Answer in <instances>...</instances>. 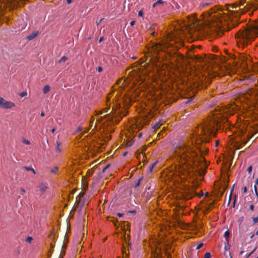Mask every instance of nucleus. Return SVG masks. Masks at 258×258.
Wrapping results in <instances>:
<instances>
[{"instance_id": "nucleus-1", "label": "nucleus", "mask_w": 258, "mask_h": 258, "mask_svg": "<svg viewBox=\"0 0 258 258\" xmlns=\"http://www.w3.org/2000/svg\"><path fill=\"white\" fill-rule=\"evenodd\" d=\"M240 109L238 105L230 104L215 111L199 126L198 132L193 135L191 140L179 142L173 151V156L178 164L175 166V174L184 180L192 177L198 168L196 160L198 159L197 150H201V144L207 143L210 136H215L216 130L227 121L228 115L234 114Z\"/></svg>"}, {"instance_id": "nucleus-2", "label": "nucleus", "mask_w": 258, "mask_h": 258, "mask_svg": "<svg viewBox=\"0 0 258 258\" xmlns=\"http://www.w3.org/2000/svg\"><path fill=\"white\" fill-rule=\"evenodd\" d=\"M230 13L238 15L237 10H231L229 7L222 9L214 8L210 12L203 14L202 21L195 17H187L186 20L178 22L180 33L182 35L189 33L192 36L202 34H211L216 33L218 36H221L224 31L230 30L232 20Z\"/></svg>"}, {"instance_id": "nucleus-3", "label": "nucleus", "mask_w": 258, "mask_h": 258, "mask_svg": "<svg viewBox=\"0 0 258 258\" xmlns=\"http://www.w3.org/2000/svg\"><path fill=\"white\" fill-rule=\"evenodd\" d=\"M133 81L130 86L119 85L120 90H124L123 95L119 91H114L108 95L106 98V107L96 112L97 116L94 128H103V132L110 131V126L117 123L123 116L126 115L128 108L135 98L139 96L140 90L135 86Z\"/></svg>"}, {"instance_id": "nucleus-4", "label": "nucleus", "mask_w": 258, "mask_h": 258, "mask_svg": "<svg viewBox=\"0 0 258 258\" xmlns=\"http://www.w3.org/2000/svg\"><path fill=\"white\" fill-rule=\"evenodd\" d=\"M147 63H142L140 66L134 67L132 69L128 70V78L125 79H120L117 82L118 85H125L130 86L133 81H135V86L140 90V92L143 91L142 85L146 81L147 74L151 70V67H146Z\"/></svg>"}, {"instance_id": "nucleus-5", "label": "nucleus", "mask_w": 258, "mask_h": 258, "mask_svg": "<svg viewBox=\"0 0 258 258\" xmlns=\"http://www.w3.org/2000/svg\"><path fill=\"white\" fill-rule=\"evenodd\" d=\"M182 39L181 35L177 31L173 33H170L167 34L166 40L162 41V43H157L153 45L151 49V55H152L149 58V61L153 60V65L157 66L155 63V60L157 58V55L160 51H165L167 48L172 47L175 42L179 41Z\"/></svg>"}, {"instance_id": "nucleus-6", "label": "nucleus", "mask_w": 258, "mask_h": 258, "mask_svg": "<svg viewBox=\"0 0 258 258\" xmlns=\"http://www.w3.org/2000/svg\"><path fill=\"white\" fill-rule=\"evenodd\" d=\"M258 36V20L251 23L247 28L240 30L236 34L239 46L250 43Z\"/></svg>"}, {"instance_id": "nucleus-7", "label": "nucleus", "mask_w": 258, "mask_h": 258, "mask_svg": "<svg viewBox=\"0 0 258 258\" xmlns=\"http://www.w3.org/2000/svg\"><path fill=\"white\" fill-rule=\"evenodd\" d=\"M258 96V91L256 89H250L245 93H242L240 98L241 101L251 102L256 99Z\"/></svg>"}, {"instance_id": "nucleus-8", "label": "nucleus", "mask_w": 258, "mask_h": 258, "mask_svg": "<svg viewBox=\"0 0 258 258\" xmlns=\"http://www.w3.org/2000/svg\"><path fill=\"white\" fill-rule=\"evenodd\" d=\"M227 7H229L230 9L234 10H237L238 12V15L237 17H236V14H233L232 13H230V16L231 17V20H232L231 23V27L234 28L236 27L237 25V21L238 20L240 16V15L241 14L242 12H240L239 10H240V9H239V10L237 9V5L236 4H233L230 6H227Z\"/></svg>"}, {"instance_id": "nucleus-9", "label": "nucleus", "mask_w": 258, "mask_h": 258, "mask_svg": "<svg viewBox=\"0 0 258 258\" xmlns=\"http://www.w3.org/2000/svg\"><path fill=\"white\" fill-rule=\"evenodd\" d=\"M247 131V124L245 122L237 123L236 125L235 131L233 133L235 134V136L241 137L244 136Z\"/></svg>"}, {"instance_id": "nucleus-10", "label": "nucleus", "mask_w": 258, "mask_h": 258, "mask_svg": "<svg viewBox=\"0 0 258 258\" xmlns=\"http://www.w3.org/2000/svg\"><path fill=\"white\" fill-rule=\"evenodd\" d=\"M160 243L158 240L157 239H151L150 241V246L151 249L152 254L155 256H158L161 248L159 247Z\"/></svg>"}, {"instance_id": "nucleus-11", "label": "nucleus", "mask_w": 258, "mask_h": 258, "mask_svg": "<svg viewBox=\"0 0 258 258\" xmlns=\"http://www.w3.org/2000/svg\"><path fill=\"white\" fill-rule=\"evenodd\" d=\"M15 106V103L9 101L0 97V107L3 109H11Z\"/></svg>"}, {"instance_id": "nucleus-12", "label": "nucleus", "mask_w": 258, "mask_h": 258, "mask_svg": "<svg viewBox=\"0 0 258 258\" xmlns=\"http://www.w3.org/2000/svg\"><path fill=\"white\" fill-rule=\"evenodd\" d=\"M39 188L41 193L43 194L45 192V191L47 189V186L46 185V184L42 183L39 185Z\"/></svg>"}, {"instance_id": "nucleus-13", "label": "nucleus", "mask_w": 258, "mask_h": 258, "mask_svg": "<svg viewBox=\"0 0 258 258\" xmlns=\"http://www.w3.org/2000/svg\"><path fill=\"white\" fill-rule=\"evenodd\" d=\"M38 34V32H34L30 35L27 36V39L29 40H31L37 37Z\"/></svg>"}, {"instance_id": "nucleus-14", "label": "nucleus", "mask_w": 258, "mask_h": 258, "mask_svg": "<svg viewBox=\"0 0 258 258\" xmlns=\"http://www.w3.org/2000/svg\"><path fill=\"white\" fill-rule=\"evenodd\" d=\"M254 189L256 196L258 198V178L255 180V183L254 185Z\"/></svg>"}, {"instance_id": "nucleus-15", "label": "nucleus", "mask_w": 258, "mask_h": 258, "mask_svg": "<svg viewBox=\"0 0 258 258\" xmlns=\"http://www.w3.org/2000/svg\"><path fill=\"white\" fill-rule=\"evenodd\" d=\"M50 90V87L49 85H45L43 89L44 94H46Z\"/></svg>"}, {"instance_id": "nucleus-16", "label": "nucleus", "mask_w": 258, "mask_h": 258, "mask_svg": "<svg viewBox=\"0 0 258 258\" xmlns=\"http://www.w3.org/2000/svg\"><path fill=\"white\" fill-rule=\"evenodd\" d=\"M58 170V167L57 166H55L54 167H53L51 170H50V172L52 174H56V172H57Z\"/></svg>"}, {"instance_id": "nucleus-17", "label": "nucleus", "mask_w": 258, "mask_h": 258, "mask_svg": "<svg viewBox=\"0 0 258 258\" xmlns=\"http://www.w3.org/2000/svg\"><path fill=\"white\" fill-rule=\"evenodd\" d=\"M162 125V123L160 122V121H159L158 122H157L154 126V128L155 130H158V128H159L160 127V126Z\"/></svg>"}, {"instance_id": "nucleus-18", "label": "nucleus", "mask_w": 258, "mask_h": 258, "mask_svg": "<svg viewBox=\"0 0 258 258\" xmlns=\"http://www.w3.org/2000/svg\"><path fill=\"white\" fill-rule=\"evenodd\" d=\"M163 3V2L162 0H158L156 3H155L153 5V7L155 8L158 5L162 4Z\"/></svg>"}, {"instance_id": "nucleus-19", "label": "nucleus", "mask_w": 258, "mask_h": 258, "mask_svg": "<svg viewBox=\"0 0 258 258\" xmlns=\"http://www.w3.org/2000/svg\"><path fill=\"white\" fill-rule=\"evenodd\" d=\"M21 141L23 144H24L25 145H30V142L27 139L23 138L22 139Z\"/></svg>"}, {"instance_id": "nucleus-20", "label": "nucleus", "mask_w": 258, "mask_h": 258, "mask_svg": "<svg viewBox=\"0 0 258 258\" xmlns=\"http://www.w3.org/2000/svg\"><path fill=\"white\" fill-rule=\"evenodd\" d=\"M56 144H57V146L55 148L56 152L59 153L61 152V149L59 147L60 144L58 142H56Z\"/></svg>"}, {"instance_id": "nucleus-21", "label": "nucleus", "mask_w": 258, "mask_h": 258, "mask_svg": "<svg viewBox=\"0 0 258 258\" xmlns=\"http://www.w3.org/2000/svg\"><path fill=\"white\" fill-rule=\"evenodd\" d=\"M68 57L65 56H63V57H62L61 58V59L59 60V63H61L62 62H65L66 61H67L68 60Z\"/></svg>"}, {"instance_id": "nucleus-22", "label": "nucleus", "mask_w": 258, "mask_h": 258, "mask_svg": "<svg viewBox=\"0 0 258 258\" xmlns=\"http://www.w3.org/2000/svg\"><path fill=\"white\" fill-rule=\"evenodd\" d=\"M229 234H230V233H229V231L228 230L226 231L224 234V236L227 238L229 236ZM226 241L227 242H228V239H226Z\"/></svg>"}, {"instance_id": "nucleus-23", "label": "nucleus", "mask_w": 258, "mask_h": 258, "mask_svg": "<svg viewBox=\"0 0 258 258\" xmlns=\"http://www.w3.org/2000/svg\"><path fill=\"white\" fill-rule=\"evenodd\" d=\"M95 118L93 117H92L90 121V126L91 127L94 124V121L95 120Z\"/></svg>"}, {"instance_id": "nucleus-24", "label": "nucleus", "mask_w": 258, "mask_h": 258, "mask_svg": "<svg viewBox=\"0 0 258 258\" xmlns=\"http://www.w3.org/2000/svg\"><path fill=\"white\" fill-rule=\"evenodd\" d=\"M142 180V178H140L138 181L136 183L135 187H137L140 185V182Z\"/></svg>"}, {"instance_id": "nucleus-25", "label": "nucleus", "mask_w": 258, "mask_h": 258, "mask_svg": "<svg viewBox=\"0 0 258 258\" xmlns=\"http://www.w3.org/2000/svg\"><path fill=\"white\" fill-rule=\"evenodd\" d=\"M33 240V238L32 237L29 236L26 239V241L29 243H31Z\"/></svg>"}, {"instance_id": "nucleus-26", "label": "nucleus", "mask_w": 258, "mask_h": 258, "mask_svg": "<svg viewBox=\"0 0 258 258\" xmlns=\"http://www.w3.org/2000/svg\"><path fill=\"white\" fill-rule=\"evenodd\" d=\"M211 254L210 252H206L204 255V258H211Z\"/></svg>"}, {"instance_id": "nucleus-27", "label": "nucleus", "mask_w": 258, "mask_h": 258, "mask_svg": "<svg viewBox=\"0 0 258 258\" xmlns=\"http://www.w3.org/2000/svg\"><path fill=\"white\" fill-rule=\"evenodd\" d=\"M232 73H233V70L232 69H227L226 74L231 75Z\"/></svg>"}, {"instance_id": "nucleus-28", "label": "nucleus", "mask_w": 258, "mask_h": 258, "mask_svg": "<svg viewBox=\"0 0 258 258\" xmlns=\"http://www.w3.org/2000/svg\"><path fill=\"white\" fill-rule=\"evenodd\" d=\"M27 95V92H21L20 94V96L21 97H25Z\"/></svg>"}, {"instance_id": "nucleus-29", "label": "nucleus", "mask_w": 258, "mask_h": 258, "mask_svg": "<svg viewBox=\"0 0 258 258\" xmlns=\"http://www.w3.org/2000/svg\"><path fill=\"white\" fill-rule=\"evenodd\" d=\"M252 220L253 223H257L258 222V216L256 217H253Z\"/></svg>"}, {"instance_id": "nucleus-30", "label": "nucleus", "mask_w": 258, "mask_h": 258, "mask_svg": "<svg viewBox=\"0 0 258 258\" xmlns=\"http://www.w3.org/2000/svg\"><path fill=\"white\" fill-rule=\"evenodd\" d=\"M203 245L204 244L203 243H200V244H199L197 246V249H200V248H201L203 246Z\"/></svg>"}, {"instance_id": "nucleus-31", "label": "nucleus", "mask_w": 258, "mask_h": 258, "mask_svg": "<svg viewBox=\"0 0 258 258\" xmlns=\"http://www.w3.org/2000/svg\"><path fill=\"white\" fill-rule=\"evenodd\" d=\"M26 169L27 170H31L32 171L34 174L36 173L35 170H34L33 168H31V167H26Z\"/></svg>"}, {"instance_id": "nucleus-32", "label": "nucleus", "mask_w": 258, "mask_h": 258, "mask_svg": "<svg viewBox=\"0 0 258 258\" xmlns=\"http://www.w3.org/2000/svg\"><path fill=\"white\" fill-rule=\"evenodd\" d=\"M157 162H158V161H156L152 164V165L151 166V169H150L151 171L152 170V169L154 167V166L157 164Z\"/></svg>"}, {"instance_id": "nucleus-33", "label": "nucleus", "mask_w": 258, "mask_h": 258, "mask_svg": "<svg viewBox=\"0 0 258 258\" xmlns=\"http://www.w3.org/2000/svg\"><path fill=\"white\" fill-rule=\"evenodd\" d=\"M138 15L139 17H142L143 16V13L142 10H141L139 12Z\"/></svg>"}, {"instance_id": "nucleus-34", "label": "nucleus", "mask_w": 258, "mask_h": 258, "mask_svg": "<svg viewBox=\"0 0 258 258\" xmlns=\"http://www.w3.org/2000/svg\"><path fill=\"white\" fill-rule=\"evenodd\" d=\"M252 167L251 166H250L248 169H247V171L249 173H250L251 171H252Z\"/></svg>"}, {"instance_id": "nucleus-35", "label": "nucleus", "mask_w": 258, "mask_h": 258, "mask_svg": "<svg viewBox=\"0 0 258 258\" xmlns=\"http://www.w3.org/2000/svg\"><path fill=\"white\" fill-rule=\"evenodd\" d=\"M254 206H253V205H250L249 206V210H251V211H253V209H254Z\"/></svg>"}, {"instance_id": "nucleus-36", "label": "nucleus", "mask_w": 258, "mask_h": 258, "mask_svg": "<svg viewBox=\"0 0 258 258\" xmlns=\"http://www.w3.org/2000/svg\"><path fill=\"white\" fill-rule=\"evenodd\" d=\"M97 70L98 72H101L102 71V69L101 67H99L98 68Z\"/></svg>"}, {"instance_id": "nucleus-37", "label": "nucleus", "mask_w": 258, "mask_h": 258, "mask_svg": "<svg viewBox=\"0 0 258 258\" xmlns=\"http://www.w3.org/2000/svg\"><path fill=\"white\" fill-rule=\"evenodd\" d=\"M117 215L119 217H121L123 216V214L118 213L117 214Z\"/></svg>"}, {"instance_id": "nucleus-38", "label": "nucleus", "mask_w": 258, "mask_h": 258, "mask_svg": "<svg viewBox=\"0 0 258 258\" xmlns=\"http://www.w3.org/2000/svg\"><path fill=\"white\" fill-rule=\"evenodd\" d=\"M243 191L244 193H246V192L247 188H246V187L245 186L243 188Z\"/></svg>"}, {"instance_id": "nucleus-39", "label": "nucleus", "mask_w": 258, "mask_h": 258, "mask_svg": "<svg viewBox=\"0 0 258 258\" xmlns=\"http://www.w3.org/2000/svg\"><path fill=\"white\" fill-rule=\"evenodd\" d=\"M135 23V21H132V22L130 23V25H131V26H134V25Z\"/></svg>"}, {"instance_id": "nucleus-40", "label": "nucleus", "mask_w": 258, "mask_h": 258, "mask_svg": "<svg viewBox=\"0 0 258 258\" xmlns=\"http://www.w3.org/2000/svg\"><path fill=\"white\" fill-rule=\"evenodd\" d=\"M256 248L255 247L248 255V256H249V255H250L255 250H256Z\"/></svg>"}, {"instance_id": "nucleus-41", "label": "nucleus", "mask_w": 258, "mask_h": 258, "mask_svg": "<svg viewBox=\"0 0 258 258\" xmlns=\"http://www.w3.org/2000/svg\"><path fill=\"white\" fill-rule=\"evenodd\" d=\"M103 40V37H100L99 40V42H102V41Z\"/></svg>"}, {"instance_id": "nucleus-42", "label": "nucleus", "mask_w": 258, "mask_h": 258, "mask_svg": "<svg viewBox=\"0 0 258 258\" xmlns=\"http://www.w3.org/2000/svg\"><path fill=\"white\" fill-rule=\"evenodd\" d=\"M87 174L89 176H90L91 175V171L90 170H88L87 171Z\"/></svg>"}, {"instance_id": "nucleus-43", "label": "nucleus", "mask_w": 258, "mask_h": 258, "mask_svg": "<svg viewBox=\"0 0 258 258\" xmlns=\"http://www.w3.org/2000/svg\"><path fill=\"white\" fill-rule=\"evenodd\" d=\"M244 1H241L240 2V6H242L244 4Z\"/></svg>"}, {"instance_id": "nucleus-44", "label": "nucleus", "mask_w": 258, "mask_h": 258, "mask_svg": "<svg viewBox=\"0 0 258 258\" xmlns=\"http://www.w3.org/2000/svg\"><path fill=\"white\" fill-rule=\"evenodd\" d=\"M68 4H71L72 2V0H67Z\"/></svg>"}, {"instance_id": "nucleus-45", "label": "nucleus", "mask_w": 258, "mask_h": 258, "mask_svg": "<svg viewBox=\"0 0 258 258\" xmlns=\"http://www.w3.org/2000/svg\"><path fill=\"white\" fill-rule=\"evenodd\" d=\"M21 193H24V192H25V190L24 189L21 188Z\"/></svg>"}, {"instance_id": "nucleus-46", "label": "nucleus", "mask_w": 258, "mask_h": 258, "mask_svg": "<svg viewBox=\"0 0 258 258\" xmlns=\"http://www.w3.org/2000/svg\"><path fill=\"white\" fill-rule=\"evenodd\" d=\"M40 115L41 116H44L45 115L44 113L43 112H41Z\"/></svg>"}, {"instance_id": "nucleus-47", "label": "nucleus", "mask_w": 258, "mask_h": 258, "mask_svg": "<svg viewBox=\"0 0 258 258\" xmlns=\"http://www.w3.org/2000/svg\"><path fill=\"white\" fill-rule=\"evenodd\" d=\"M203 5H204V6H208V5H209V3H207L203 4Z\"/></svg>"}, {"instance_id": "nucleus-48", "label": "nucleus", "mask_w": 258, "mask_h": 258, "mask_svg": "<svg viewBox=\"0 0 258 258\" xmlns=\"http://www.w3.org/2000/svg\"><path fill=\"white\" fill-rule=\"evenodd\" d=\"M55 128H52V129L51 130V132H52V133H54V132H55Z\"/></svg>"}, {"instance_id": "nucleus-49", "label": "nucleus", "mask_w": 258, "mask_h": 258, "mask_svg": "<svg viewBox=\"0 0 258 258\" xmlns=\"http://www.w3.org/2000/svg\"><path fill=\"white\" fill-rule=\"evenodd\" d=\"M218 145H219V142H218V141H217L216 142V146H218Z\"/></svg>"}, {"instance_id": "nucleus-50", "label": "nucleus", "mask_w": 258, "mask_h": 258, "mask_svg": "<svg viewBox=\"0 0 258 258\" xmlns=\"http://www.w3.org/2000/svg\"><path fill=\"white\" fill-rule=\"evenodd\" d=\"M141 136H142V133H140V134L139 135V138H140Z\"/></svg>"}, {"instance_id": "nucleus-51", "label": "nucleus", "mask_w": 258, "mask_h": 258, "mask_svg": "<svg viewBox=\"0 0 258 258\" xmlns=\"http://www.w3.org/2000/svg\"><path fill=\"white\" fill-rule=\"evenodd\" d=\"M255 235H258V230L256 231Z\"/></svg>"}, {"instance_id": "nucleus-52", "label": "nucleus", "mask_w": 258, "mask_h": 258, "mask_svg": "<svg viewBox=\"0 0 258 258\" xmlns=\"http://www.w3.org/2000/svg\"><path fill=\"white\" fill-rule=\"evenodd\" d=\"M101 20H102L101 19V20L99 21V22H98V23H97V25H98V24H99V23H100V22L101 21Z\"/></svg>"}, {"instance_id": "nucleus-53", "label": "nucleus", "mask_w": 258, "mask_h": 258, "mask_svg": "<svg viewBox=\"0 0 258 258\" xmlns=\"http://www.w3.org/2000/svg\"><path fill=\"white\" fill-rule=\"evenodd\" d=\"M254 235L253 234L251 236V238H252L253 237Z\"/></svg>"}, {"instance_id": "nucleus-54", "label": "nucleus", "mask_w": 258, "mask_h": 258, "mask_svg": "<svg viewBox=\"0 0 258 258\" xmlns=\"http://www.w3.org/2000/svg\"><path fill=\"white\" fill-rule=\"evenodd\" d=\"M107 166H106V167H105V168L104 169V170H104L106 168H107Z\"/></svg>"}, {"instance_id": "nucleus-55", "label": "nucleus", "mask_w": 258, "mask_h": 258, "mask_svg": "<svg viewBox=\"0 0 258 258\" xmlns=\"http://www.w3.org/2000/svg\"><path fill=\"white\" fill-rule=\"evenodd\" d=\"M256 258H258V256Z\"/></svg>"}, {"instance_id": "nucleus-56", "label": "nucleus", "mask_w": 258, "mask_h": 258, "mask_svg": "<svg viewBox=\"0 0 258 258\" xmlns=\"http://www.w3.org/2000/svg\"><path fill=\"white\" fill-rule=\"evenodd\" d=\"M257 47H258V45H257Z\"/></svg>"}, {"instance_id": "nucleus-57", "label": "nucleus", "mask_w": 258, "mask_h": 258, "mask_svg": "<svg viewBox=\"0 0 258 258\" xmlns=\"http://www.w3.org/2000/svg\"><path fill=\"white\" fill-rule=\"evenodd\" d=\"M230 258H231V257Z\"/></svg>"}]
</instances>
